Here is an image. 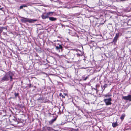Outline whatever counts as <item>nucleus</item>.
Here are the masks:
<instances>
[{
  "mask_svg": "<svg viewBox=\"0 0 131 131\" xmlns=\"http://www.w3.org/2000/svg\"><path fill=\"white\" fill-rule=\"evenodd\" d=\"M104 101L106 105H111L112 104L111 102L112 99L110 98H109L108 99H104Z\"/></svg>",
  "mask_w": 131,
  "mask_h": 131,
  "instance_id": "2",
  "label": "nucleus"
},
{
  "mask_svg": "<svg viewBox=\"0 0 131 131\" xmlns=\"http://www.w3.org/2000/svg\"><path fill=\"white\" fill-rule=\"evenodd\" d=\"M47 13L48 17H49V16H51L53 15V14L54 13V12H50Z\"/></svg>",
  "mask_w": 131,
  "mask_h": 131,
  "instance_id": "7",
  "label": "nucleus"
},
{
  "mask_svg": "<svg viewBox=\"0 0 131 131\" xmlns=\"http://www.w3.org/2000/svg\"><path fill=\"white\" fill-rule=\"evenodd\" d=\"M49 20L51 21H55L57 19L56 18L53 17H49Z\"/></svg>",
  "mask_w": 131,
  "mask_h": 131,
  "instance_id": "8",
  "label": "nucleus"
},
{
  "mask_svg": "<svg viewBox=\"0 0 131 131\" xmlns=\"http://www.w3.org/2000/svg\"><path fill=\"white\" fill-rule=\"evenodd\" d=\"M27 6L26 5H22L20 7V9H21L23 8V7H26Z\"/></svg>",
  "mask_w": 131,
  "mask_h": 131,
  "instance_id": "11",
  "label": "nucleus"
},
{
  "mask_svg": "<svg viewBox=\"0 0 131 131\" xmlns=\"http://www.w3.org/2000/svg\"><path fill=\"white\" fill-rule=\"evenodd\" d=\"M119 34V33H117L116 34L115 36L114 37L113 40V42L115 43L116 42L117 39L118 38V37Z\"/></svg>",
  "mask_w": 131,
  "mask_h": 131,
  "instance_id": "6",
  "label": "nucleus"
},
{
  "mask_svg": "<svg viewBox=\"0 0 131 131\" xmlns=\"http://www.w3.org/2000/svg\"><path fill=\"white\" fill-rule=\"evenodd\" d=\"M88 76L86 77L85 78V79H84V80H86L88 78Z\"/></svg>",
  "mask_w": 131,
  "mask_h": 131,
  "instance_id": "16",
  "label": "nucleus"
},
{
  "mask_svg": "<svg viewBox=\"0 0 131 131\" xmlns=\"http://www.w3.org/2000/svg\"><path fill=\"white\" fill-rule=\"evenodd\" d=\"M60 96H62V97H63V98L65 97L63 95H62L61 93H60Z\"/></svg>",
  "mask_w": 131,
  "mask_h": 131,
  "instance_id": "14",
  "label": "nucleus"
},
{
  "mask_svg": "<svg viewBox=\"0 0 131 131\" xmlns=\"http://www.w3.org/2000/svg\"><path fill=\"white\" fill-rule=\"evenodd\" d=\"M123 118V116L122 115L121 117V119H122V118Z\"/></svg>",
  "mask_w": 131,
  "mask_h": 131,
  "instance_id": "17",
  "label": "nucleus"
},
{
  "mask_svg": "<svg viewBox=\"0 0 131 131\" xmlns=\"http://www.w3.org/2000/svg\"><path fill=\"white\" fill-rule=\"evenodd\" d=\"M123 99L125 100L131 101V95H129L123 97Z\"/></svg>",
  "mask_w": 131,
  "mask_h": 131,
  "instance_id": "5",
  "label": "nucleus"
},
{
  "mask_svg": "<svg viewBox=\"0 0 131 131\" xmlns=\"http://www.w3.org/2000/svg\"><path fill=\"white\" fill-rule=\"evenodd\" d=\"M105 97H110L111 96V95H108V94H106L105 95H104Z\"/></svg>",
  "mask_w": 131,
  "mask_h": 131,
  "instance_id": "12",
  "label": "nucleus"
},
{
  "mask_svg": "<svg viewBox=\"0 0 131 131\" xmlns=\"http://www.w3.org/2000/svg\"><path fill=\"white\" fill-rule=\"evenodd\" d=\"M19 94L18 93H15V96L16 97L18 96V95Z\"/></svg>",
  "mask_w": 131,
  "mask_h": 131,
  "instance_id": "13",
  "label": "nucleus"
},
{
  "mask_svg": "<svg viewBox=\"0 0 131 131\" xmlns=\"http://www.w3.org/2000/svg\"><path fill=\"white\" fill-rule=\"evenodd\" d=\"M117 125L118 124L117 122L113 123H112V125L113 127H115L117 126Z\"/></svg>",
  "mask_w": 131,
  "mask_h": 131,
  "instance_id": "10",
  "label": "nucleus"
},
{
  "mask_svg": "<svg viewBox=\"0 0 131 131\" xmlns=\"http://www.w3.org/2000/svg\"><path fill=\"white\" fill-rule=\"evenodd\" d=\"M56 120V119H52V120H51L50 121L51 122H54Z\"/></svg>",
  "mask_w": 131,
  "mask_h": 131,
  "instance_id": "15",
  "label": "nucleus"
},
{
  "mask_svg": "<svg viewBox=\"0 0 131 131\" xmlns=\"http://www.w3.org/2000/svg\"><path fill=\"white\" fill-rule=\"evenodd\" d=\"M0 7H1V6H0Z\"/></svg>",
  "mask_w": 131,
  "mask_h": 131,
  "instance_id": "20",
  "label": "nucleus"
},
{
  "mask_svg": "<svg viewBox=\"0 0 131 131\" xmlns=\"http://www.w3.org/2000/svg\"><path fill=\"white\" fill-rule=\"evenodd\" d=\"M56 49L57 50H58L59 49H62V46L60 45H59L58 46H56Z\"/></svg>",
  "mask_w": 131,
  "mask_h": 131,
  "instance_id": "9",
  "label": "nucleus"
},
{
  "mask_svg": "<svg viewBox=\"0 0 131 131\" xmlns=\"http://www.w3.org/2000/svg\"><path fill=\"white\" fill-rule=\"evenodd\" d=\"M12 75L11 72H9L7 73L2 78V81H6L9 80L10 79L12 80Z\"/></svg>",
  "mask_w": 131,
  "mask_h": 131,
  "instance_id": "1",
  "label": "nucleus"
},
{
  "mask_svg": "<svg viewBox=\"0 0 131 131\" xmlns=\"http://www.w3.org/2000/svg\"><path fill=\"white\" fill-rule=\"evenodd\" d=\"M41 17L43 19H46L49 18L47 13H44L41 15Z\"/></svg>",
  "mask_w": 131,
  "mask_h": 131,
  "instance_id": "4",
  "label": "nucleus"
},
{
  "mask_svg": "<svg viewBox=\"0 0 131 131\" xmlns=\"http://www.w3.org/2000/svg\"><path fill=\"white\" fill-rule=\"evenodd\" d=\"M124 116H125V115H123V117H124Z\"/></svg>",
  "mask_w": 131,
  "mask_h": 131,
  "instance_id": "18",
  "label": "nucleus"
},
{
  "mask_svg": "<svg viewBox=\"0 0 131 131\" xmlns=\"http://www.w3.org/2000/svg\"><path fill=\"white\" fill-rule=\"evenodd\" d=\"M65 94V95H66V94Z\"/></svg>",
  "mask_w": 131,
  "mask_h": 131,
  "instance_id": "19",
  "label": "nucleus"
},
{
  "mask_svg": "<svg viewBox=\"0 0 131 131\" xmlns=\"http://www.w3.org/2000/svg\"><path fill=\"white\" fill-rule=\"evenodd\" d=\"M21 20L23 22H29L30 23H33L35 21V20H33L32 19H29L24 18H23Z\"/></svg>",
  "mask_w": 131,
  "mask_h": 131,
  "instance_id": "3",
  "label": "nucleus"
}]
</instances>
